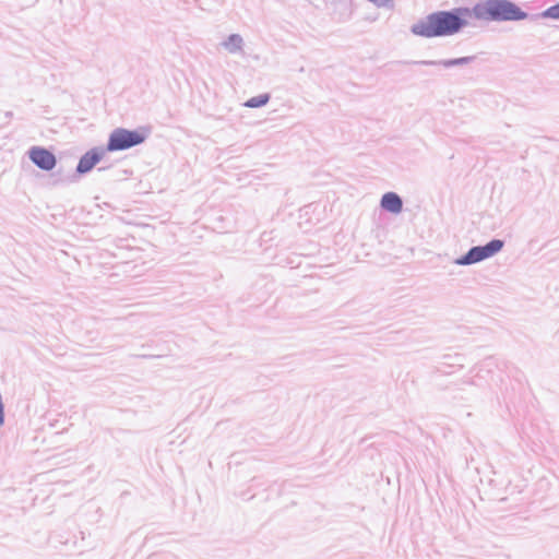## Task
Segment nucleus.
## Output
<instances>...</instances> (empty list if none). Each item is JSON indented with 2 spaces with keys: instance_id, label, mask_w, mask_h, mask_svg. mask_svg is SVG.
Listing matches in <instances>:
<instances>
[{
  "instance_id": "3",
  "label": "nucleus",
  "mask_w": 559,
  "mask_h": 559,
  "mask_svg": "<svg viewBox=\"0 0 559 559\" xmlns=\"http://www.w3.org/2000/svg\"><path fill=\"white\" fill-rule=\"evenodd\" d=\"M146 135L142 131H130L127 129H116L109 136L107 150L110 152L122 151L141 144Z\"/></svg>"
},
{
  "instance_id": "1",
  "label": "nucleus",
  "mask_w": 559,
  "mask_h": 559,
  "mask_svg": "<svg viewBox=\"0 0 559 559\" xmlns=\"http://www.w3.org/2000/svg\"><path fill=\"white\" fill-rule=\"evenodd\" d=\"M471 16L472 11L467 8L435 12L415 23L412 33L426 38L450 36L465 26Z\"/></svg>"
},
{
  "instance_id": "2",
  "label": "nucleus",
  "mask_w": 559,
  "mask_h": 559,
  "mask_svg": "<svg viewBox=\"0 0 559 559\" xmlns=\"http://www.w3.org/2000/svg\"><path fill=\"white\" fill-rule=\"evenodd\" d=\"M471 11L472 16L488 21H518L526 17L525 12L508 0H486Z\"/></svg>"
},
{
  "instance_id": "11",
  "label": "nucleus",
  "mask_w": 559,
  "mask_h": 559,
  "mask_svg": "<svg viewBox=\"0 0 559 559\" xmlns=\"http://www.w3.org/2000/svg\"><path fill=\"white\" fill-rule=\"evenodd\" d=\"M546 17L559 20V2L550 8H548L544 14Z\"/></svg>"
},
{
  "instance_id": "10",
  "label": "nucleus",
  "mask_w": 559,
  "mask_h": 559,
  "mask_svg": "<svg viewBox=\"0 0 559 559\" xmlns=\"http://www.w3.org/2000/svg\"><path fill=\"white\" fill-rule=\"evenodd\" d=\"M240 45H241V38H240V36H238V35H231V36L228 38V41L226 43V46H227L230 50H236V49L240 48Z\"/></svg>"
},
{
  "instance_id": "5",
  "label": "nucleus",
  "mask_w": 559,
  "mask_h": 559,
  "mask_svg": "<svg viewBox=\"0 0 559 559\" xmlns=\"http://www.w3.org/2000/svg\"><path fill=\"white\" fill-rule=\"evenodd\" d=\"M29 158L39 168L45 170H50L56 165L55 155L50 151L43 147H33L29 151Z\"/></svg>"
},
{
  "instance_id": "8",
  "label": "nucleus",
  "mask_w": 559,
  "mask_h": 559,
  "mask_svg": "<svg viewBox=\"0 0 559 559\" xmlns=\"http://www.w3.org/2000/svg\"><path fill=\"white\" fill-rule=\"evenodd\" d=\"M269 99H270V96L267 94H262V95H259V96L248 99L245 103V106L250 107V108L261 107V106L265 105L269 102Z\"/></svg>"
},
{
  "instance_id": "9",
  "label": "nucleus",
  "mask_w": 559,
  "mask_h": 559,
  "mask_svg": "<svg viewBox=\"0 0 559 559\" xmlns=\"http://www.w3.org/2000/svg\"><path fill=\"white\" fill-rule=\"evenodd\" d=\"M471 60H472L471 57H463V58H457V59L444 60L441 62V64L443 67L449 68V67H453V66L468 63Z\"/></svg>"
},
{
  "instance_id": "6",
  "label": "nucleus",
  "mask_w": 559,
  "mask_h": 559,
  "mask_svg": "<svg viewBox=\"0 0 559 559\" xmlns=\"http://www.w3.org/2000/svg\"><path fill=\"white\" fill-rule=\"evenodd\" d=\"M100 154L96 151L87 152L81 157L78 164V171L81 174L90 171L100 160Z\"/></svg>"
},
{
  "instance_id": "7",
  "label": "nucleus",
  "mask_w": 559,
  "mask_h": 559,
  "mask_svg": "<svg viewBox=\"0 0 559 559\" xmlns=\"http://www.w3.org/2000/svg\"><path fill=\"white\" fill-rule=\"evenodd\" d=\"M381 206L391 213H400L402 211V200L396 193L388 192L381 199Z\"/></svg>"
},
{
  "instance_id": "4",
  "label": "nucleus",
  "mask_w": 559,
  "mask_h": 559,
  "mask_svg": "<svg viewBox=\"0 0 559 559\" xmlns=\"http://www.w3.org/2000/svg\"><path fill=\"white\" fill-rule=\"evenodd\" d=\"M503 247V241L499 239L491 240L486 246L472 248L462 259L457 260L459 264H473L492 257Z\"/></svg>"
}]
</instances>
